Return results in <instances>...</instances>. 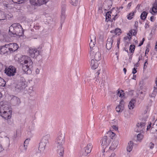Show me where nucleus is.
<instances>
[{
    "mask_svg": "<svg viewBox=\"0 0 157 157\" xmlns=\"http://www.w3.org/2000/svg\"><path fill=\"white\" fill-rule=\"evenodd\" d=\"M115 156H116L115 153H113L111 154L110 156L109 157H115Z\"/></svg>",
    "mask_w": 157,
    "mask_h": 157,
    "instance_id": "obj_52",
    "label": "nucleus"
},
{
    "mask_svg": "<svg viewBox=\"0 0 157 157\" xmlns=\"http://www.w3.org/2000/svg\"><path fill=\"white\" fill-rule=\"evenodd\" d=\"M119 144V142L117 140L114 141L112 142L111 146L110 147V149L112 150H115Z\"/></svg>",
    "mask_w": 157,
    "mask_h": 157,
    "instance_id": "obj_22",
    "label": "nucleus"
},
{
    "mask_svg": "<svg viewBox=\"0 0 157 157\" xmlns=\"http://www.w3.org/2000/svg\"><path fill=\"white\" fill-rule=\"evenodd\" d=\"M152 11L154 13L157 12V1L155 0L153 4Z\"/></svg>",
    "mask_w": 157,
    "mask_h": 157,
    "instance_id": "obj_27",
    "label": "nucleus"
},
{
    "mask_svg": "<svg viewBox=\"0 0 157 157\" xmlns=\"http://www.w3.org/2000/svg\"><path fill=\"white\" fill-rule=\"evenodd\" d=\"M117 95L121 98H122L124 96V93L123 91L122 90H119L117 92Z\"/></svg>",
    "mask_w": 157,
    "mask_h": 157,
    "instance_id": "obj_33",
    "label": "nucleus"
},
{
    "mask_svg": "<svg viewBox=\"0 0 157 157\" xmlns=\"http://www.w3.org/2000/svg\"><path fill=\"white\" fill-rule=\"evenodd\" d=\"M78 0H71V3L74 6H76Z\"/></svg>",
    "mask_w": 157,
    "mask_h": 157,
    "instance_id": "obj_40",
    "label": "nucleus"
},
{
    "mask_svg": "<svg viewBox=\"0 0 157 157\" xmlns=\"http://www.w3.org/2000/svg\"><path fill=\"white\" fill-rule=\"evenodd\" d=\"M25 0H12V2L15 3L21 4L25 2Z\"/></svg>",
    "mask_w": 157,
    "mask_h": 157,
    "instance_id": "obj_36",
    "label": "nucleus"
},
{
    "mask_svg": "<svg viewBox=\"0 0 157 157\" xmlns=\"http://www.w3.org/2000/svg\"><path fill=\"white\" fill-rule=\"evenodd\" d=\"M113 36L109 37L107 40V42L106 44V48L107 50H110L112 46L113 43Z\"/></svg>",
    "mask_w": 157,
    "mask_h": 157,
    "instance_id": "obj_16",
    "label": "nucleus"
},
{
    "mask_svg": "<svg viewBox=\"0 0 157 157\" xmlns=\"http://www.w3.org/2000/svg\"><path fill=\"white\" fill-rule=\"evenodd\" d=\"M149 51L148 48H147L146 50V51H145V56L146 55V54L148 53Z\"/></svg>",
    "mask_w": 157,
    "mask_h": 157,
    "instance_id": "obj_59",
    "label": "nucleus"
},
{
    "mask_svg": "<svg viewBox=\"0 0 157 157\" xmlns=\"http://www.w3.org/2000/svg\"><path fill=\"white\" fill-rule=\"evenodd\" d=\"M36 74H38L39 73V70L38 69H36Z\"/></svg>",
    "mask_w": 157,
    "mask_h": 157,
    "instance_id": "obj_62",
    "label": "nucleus"
},
{
    "mask_svg": "<svg viewBox=\"0 0 157 157\" xmlns=\"http://www.w3.org/2000/svg\"><path fill=\"white\" fill-rule=\"evenodd\" d=\"M112 2L111 0H107L104 4V8L105 10H108L111 8L112 5Z\"/></svg>",
    "mask_w": 157,
    "mask_h": 157,
    "instance_id": "obj_18",
    "label": "nucleus"
},
{
    "mask_svg": "<svg viewBox=\"0 0 157 157\" xmlns=\"http://www.w3.org/2000/svg\"><path fill=\"white\" fill-rule=\"evenodd\" d=\"M124 101L122 99L120 102L119 105L116 107V111L118 112H121L124 109Z\"/></svg>",
    "mask_w": 157,
    "mask_h": 157,
    "instance_id": "obj_17",
    "label": "nucleus"
},
{
    "mask_svg": "<svg viewBox=\"0 0 157 157\" xmlns=\"http://www.w3.org/2000/svg\"><path fill=\"white\" fill-rule=\"evenodd\" d=\"M121 30L120 29L118 28H117L115 30V33L116 35H119V33H121Z\"/></svg>",
    "mask_w": 157,
    "mask_h": 157,
    "instance_id": "obj_42",
    "label": "nucleus"
},
{
    "mask_svg": "<svg viewBox=\"0 0 157 157\" xmlns=\"http://www.w3.org/2000/svg\"><path fill=\"white\" fill-rule=\"evenodd\" d=\"M50 135L47 134L43 136L39 144V149L40 151H44L47 145L49 144V140L50 139Z\"/></svg>",
    "mask_w": 157,
    "mask_h": 157,
    "instance_id": "obj_5",
    "label": "nucleus"
},
{
    "mask_svg": "<svg viewBox=\"0 0 157 157\" xmlns=\"http://www.w3.org/2000/svg\"><path fill=\"white\" fill-rule=\"evenodd\" d=\"M157 93V86H155L154 87V89L150 95L151 97L152 98H154L156 95Z\"/></svg>",
    "mask_w": 157,
    "mask_h": 157,
    "instance_id": "obj_28",
    "label": "nucleus"
},
{
    "mask_svg": "<svg viewBox=\"0 0 157 157\" xmlns=\"http://www.w3.org/2000/svg\"><path fill=\"white\" fill-rule=\"evenodd\" d=\"M140 4H138L137 6L136 7V9L137 10H139L140 7Z\"/></svg>",
    "mask_w": 157,
    "mask_h": 157,
    "instance_id": "obj_55",
    "label": "nucleus"
},
{
    "mask_svg": "<svg viewBox=\"0 0 157 157\" xmlns=\"http://www.w3.org/2000/svg\"><path fill=\"white\" fill-rule=\"evenodd\" d=\"M135 46L134 45H131L129 47V51L131 53H133L135 49Z\"/></svg>",
    "mask_w": 157,
    "mask_h": 157,
    "instance_id": "obj_35",
    "label": "nucleus"
},
{
    "mask_svg": "<svg viewBox=\"0 0 157 157\" xmlns=\"http://www.w3.org/2000/svg\"><path fill=\"white\" fill-rule=\"evenodd\" d=\"M24 83L26 84L27 86V82H26L25 79H22V81L21 82L19 83V84H18L19 86L20 87L22 85H24Z\"/></svg>",
    "mask_w": 157,
    "mask_h": 157,
    "instance_id": "obj_38",
    "label": "nucleus"
},
{
    "mask_svg": "<svg viewBox=\"0 0 157 157\" xmlns=\"http://www.w3.org/2000/svg\"><path fill=\"white\" fill-rule=\"evenodd\" d=\"M154 144L152 143H150L149 145V148L151 149H152L154 147Z\"/></svg>",
    "mask_w": 157,
    "mask_h": 157,
    "instance_id": "obj_44",
    "label": "nucleus"
},
{
    "mask_svg": "<svg viewBox=\"0 0 157 157\" xmlns=\"http://www.w3.org/2000/svg\"><path fill=\"white\" fill-rule=\"evenodd\" d=\"M40 26L36 24L34 26V28L36 30H38L40 28Z\"/></svg>",
    "mask_w": 157,
    "mask_h": 157,
    "instance_id": "obj_46",
    "label": "nucleus"
},
{
    "mask_svg": "<svg viewBox=\"0 0 157 157\" xmlns=\"http://www.w3.org/2000/svg\"><path fill=\"white\" fill-rule=\"evenodd\" d=\"M8 34L11 36L16 35L21 36L24 35V31L20 24L15 23L12 24L10 27Z\"/></svg>",
    "mask_w": 157,
    "mask_h": 157,
    "instance_id": "obj_3",
    "label": "nucleus"
},
{
    "mask_svg": "<svg viewBox=\"0 0 157 157\" xmlns=\"http://www.w3.org/2000/svg\"><path fill=\"white\" fill-rule=\"evenodd\" d=\"M6 46L9 48L10 52H13L16 51L18 48V45L16 43H10Z\"/></svg>",
    "mask_w": 157,
    "mask_h": 157,
    "instance_id": "obj_14",
    "label": "nucleus"
},
{
    "mask_svg": "<svg viewBox=\"0 0 157 157\" xmlns=\"http://www.w3.org/2000/svg\"><path fill=\"white\" fill-rule=\"evenodd\" d=\"M113 11V10L112 9L111 10V11H108L106 13V17H105V20L106 21H111V14H112V12ZM112 16H114V17L112 19H111V21H113V20L115 21L116 19V17L117 16V13H116L115 15H114V14H113Z\"/></svg>",
    "mask_w": 157,
    "mask_h": 157,
    "instance_id": "obj_11",
    "label": "nucleus"
},
{
    "mask_svg": "<svg viewBox=\"0 0 157 157\" xmlns=\"http://www.w3.org/2000/svg\"><path fill=\"white\" fill-rule=\"evenodd\" d=\"M0 41L1 42H4L6 41L5 36L1 33H0Z\"/></svg>",
    "mask_w": 157,
    "mask_h": 157,
    "instance_id": "obj_34",
    "label": "nucleus"
},
{
    "mask_svg": "<svg viewBox=\"0 0 157 157\" xmlns=\"http://www.w3.org/2000/svg\"><path fill=\"white\" fill-rule=\"evenodd\" d=\"M27 86L26 84L24 83V85H22V86L20 87L17 84L15 83H13L11 84V90L13 91H19L21 89H23L26 87Z\"/></svg>",
    "mask_w": 157,
    "mask_h": 157,
    "instance_id": "obj_9",
    "label": "nucleus"
},
{
    "mask_svg": "<svg viewBox=\"0 0 157 157\" xmlns=\"http://www.w3.org/2000/svg\"><path fill=\"white\" fill-rule=\"evenodd\" d=\"M148 63H147V60L146 59L145 60V62L144 66V68H146L147 67V66L146 65V64H148Z\"/></svg>",
    "mask_w": 157,
    "mask_h": 157,
    "instance_id": "obj_50",
    "label": "nucleus"
},
{
    "mask_svg": "<svg viewBox=\"0 0 157 157\" xmlns=\"http://www.w3.org/2000/svg\"><path fill=\"white\" fill-rule=\"evenodd\" d=\"M149 27V25L148 23H146L145 25V28L146 29H147Z\"/></svg>",
    "mask_w": 157,
    "mask_h": 157,
    "instance_id": "obj_61",
    "label": "nucleus"
},
{
    "mask_svg": "<svg viewBox=\"0 0 157 157\" xmlns=\"http://www.w3.org/2000/svg\"><path fill=\"white\" fill-rule=\"evenodd\" d=\"M154 17L153 16L150 17V20L151 21H154Z\"/></svg>",
    "mask_w": 157,
    "mask_h": 157,
    "instance_id": "obj_54",
    "label": "nucleus"
},
{
    "mask_svg": "<svg viewBox=\"0 0 157 157\" xmlns=\"http://www.w3.org/2000/svg\"><path fill=\"white\" fill-rule=\"evenodd\" d=\"M139 64V61H138L137 63H136V64H135V65H134L135 67H138L139 66L138 65Z\"/></svg>",
    "mask_w": 157,
    "mask_h": 157,
    "instance_id": "obj_60",
    "label": "nucleus"
},
{
    "mask_svg": "<svg viewBox=\"0 0 157 157\" xmlns=\"http://www.w3.org/2000/svg\"><path fill=\"white\" fill-rule=\"evenodd\" d=\"M5 73L8 76H14L16 73V68L13 66H10L6 67L5 70Z\"/></svg>",
    "mask_w": 157,
    "mask_h": 157,
    "instance_id": "obj_8",
    "label": "nucleus"
},
{
    "mask_svg": "<svg viewBox=\"0 0 157 157\" xmlns=\"http://www.w3.org/2000/svg\"><path fill=\"white\" fill-rule=\"evenodd\" d=\"M143 136L144 135L142 133H140L138 134L137 136V140L138 141H140L143 139Z\"/></svg>",
    "mask_w": 157,
    "mask_h": 157,
    "instance_id": "obj_32",
    "label": "nucleus"
},
{
    "mask_svg": "<svg viewBox=\"0 0 157 157\" xmlns=\"http://www.w3.org/2000/svg\"><path fill=\"white\" fill-rule=\"evenodd\" d=\"M147 15V13L146 11H143L140 15V18L142 20H144L146 18Z\"/></svg>",
    "mask_w": 157,
    "mask_h": 157,
    "instance_id": "obj_31",
    "label": "nucleus"
},
{
    "mask_svg": "<svg viewBox=\"0 0 157 157\" xmlns=\"http://www.w3.org/2000/svg\"><path fill=\"white\" fill-rule=\"evenodd\" d=\"M92 147L93 145L91 143L88 144L84 148V152L83 153V155L84 156L87 155L91 152Z\"/></svg>",
    "mask_w": 157,
    "mask_h": 157,
    "instance_id": "obj_12",
    "label": "nucleus"
},
{
    "mask_svg": "<svg viewBox=\"0 0 157 157\" xmlns=\"http://www.w3.org/2000/svg\"><path fill=\"white\" fill-rule=\"evenodd\" d=\"M132 5V3L130 2L128 3V5H127V8L128 9H129L130 7Z\"/></svg>",
    "mask_w": 157,
    "mask_h": 157,
    "instance_id": "obj_53",
    "label": "nucleus"
},
{
    "mask_svg": "<svg viewBox=\"0 0 157 157\" xmlns=\"http://www.w3.org/2000/svg\"><path fill=\"white\" fill-rule=\"evenodd\" d=\"M96 37L94 34L91 35L90 36V42L89 44L90 50H92L94 47H96L94 45L96 44Z\"/></svg>",
    "mask_w": 157,
    "mask_h": 157,
    "instance_id": "obj_13",
    "label": "nucleus"
},
{
    "mask_svg": "<svg viewBox=\"0 0 157 157\" xmlns=\"http://www.w3.org/2000/svg\"><path fill=\"white\" fill-rule=\"evenodd\" d=\"M133 147V143L130 141L128 143V145L127 147V150L128 151L130 152L132 150Z\"/></svg>",
    "mask_w": 157,
    "mask_h": 157,
    "instance_id": "obj_26",
    "label": "nucleus"
},
{
    "mask_svg": "<svg viewBox=\"0 0 157 157\" xmlns=\"http://www.w3.org/2000/svg\"><path fill=\"white\" fill-rule=\"evenodd\" d=\"M132 39V37L131 36H125L124 38V40L125 41L127 40L128 39L129 40H130Z\"/></svg>",
    "mask_w": 157,
    "mask_h": 157,
    "instance_id": "obj_49",
    "label": "nucleus"
},
{
    "mask_svg": "<svg viewBox=\"0 0 157 157\" xmlns=\"http://www.w3.org/2000/svg\"><path fill=\"white\" fill-rule=\"evenodd\" d=\"M137 31L135 29H131L129 31V33L127 34V35L129 36H131L133 35V36H136L137 34Z\"/></svg>",
    "mask_w": 157,
    "mask_h": 157,
    "instance_id": "obj_29",
    "label": "nucleus"
},
{
    "mask_svg": "<svg viewBox=\"0 0 157 157\" xmlns=\"http://www.w3.org/2000/svg\"><path fill=\"white\" fill-rule=\"evenodd\" d=\"M136 68L134 67L132 70V73L134 74L136 73L137 72Z\"/></svg>",
    "mask_w": 157,
    "mask_h": 157,
    "instance_id": "obj_51",
    "label": "nucleus"
},
{
    "mask_svg": "<svg viewBox=\"0 0 157 157\" xmlns=\"http://www.w3.org/2000/svg\"><path fill=\"white\" fill-rule=\"evenodd\" d=\"M90 56L92 58H94L97 61H99L101 59V56L99 52V49L97 47H94L90 52Z\"/></svg>",
    "mask_w": 157,
    "mask_h": 157,
    "instance_id": "obj_6",
    "label": "nucleus"
},
{
    "mask_svg": "<svg viewBox=\"0 0 157 157\" xmlns=\"http://www.w3.org/2000/svg\"><path fill=\"white\" fill-rule=\"evenodd\" d=\"M135 11L133 13H131L129 14L127 16V19L128 20H131L133 17V16L134 15Z\"/></svg>",
    "mask_w": 157,
    "mask_h": 157,
    "instance_id": "obj_37",
    "label": "nucleus"
},
{
    "mask_svg": "<svg viewBox=\"0 0 157 157\" xmlns=\"http://www.w3.org/2000/svg\"><path fill=\"white\" fill-rule=\"evenodd\" d=\"M30 140V139H26L24 141V144H25L28 145V144H29Z\"/></svg>",
    "mask_w": 157,
    "mask_h": 157,
    "instance_id": "obj_47",
    "label": "nucleus"
},
{
    "mask_svg": "<svg viewBox=\"0 0 157 157\" xmlns=\"http://www.w3.org/2000/svg\"><path fill=\"white\" fill-rule=\"evenodd\" d=\"M145 123H138L137 124V129L136 132H139L143 131L145 127Z\"/></svg>",
    "mask_w": 157,
    "mask_h": 157,
    "instance_id": "obj_19",
    "label": "nucleus"
},
{
    "mask_svg": "<svg viewBox=\"0 0 157 157\" xmlns=\"http://www.w3.org/2000/svg\"><path fill=\"white\" fill-rule=\"evenodd\" d=\"M155 125L156 126H157V119L155 121L154 123L153 124V125Z\"/></svg>",
    "mask_w": 157,
    "mask_h": 157,
    "instance_id": "obj_64",
    "label": "nucleus"
},
{
    "mask_svg": "<svg viewBox=\"0 0 157 157\" xmlns=\"http://www.w3.org/2000/svg\"><path fill=\"white\" fill-rule=\"evenodd\" d=\"M151 123H150L149 124V125L147 127V130H148L151 128Z\"/></svg>",
    "mask_w": 157,
    "mask_h": 157,
    "instance_id": "obj_57",
    "label": "nucleus"
},
{
    "mask_svg": "<svg viewBox=\"0 0 157 157\" xmlns=\"http://www.w3.org/2000/svg\"><path fill=\"white\" fill-rule=\"evenodd\" d=\"M65 136L63 134L59 133L55 141V144L57 153L59 157H63L64 154V144L65 142Z\"/></svg>",
    "mask_w": 157,
    "mask_h": 157,
    "instance_id": "obj_1",
    "label": "nucleus"
},
{
    "mask_svg": "<svg viewBox=\"0 0 157 157\" xmlns=\"http://www.w3.org/2000/svg\"><path fill=\"white\" fill-rule=\"evenodd\" d=\"M12 111L6 102L0 103V115L5 119L8 120L11 117Z\"/></svg>",
    "mask_w": 157,
    "mask_h": 157,
    "instance_id": "obj_2",
    "label": "nucleus"
},
{
    "mask_svg": "<svg viewBox=\"0 0 157 157\" xmlns=\"http://www.w3.org/2000/svg\"><path fill=\"white\" fill-rule=\"evenodd\" d=\"M136 102V100L134 99H132L129 102L128 105V107L130 109H132L134 108Z\"/></svg>",
    "mask_w": 157,
    "mask_h": 157,
    "instance_id": "obj_25",
    "label": "nucleus"
},
{
    "mask_svg": "<svg viewBox=\"0 0 157 157\" xmlns=\"http://www.w3.org/2000/svg\"><path fill=\"white\" fill-rule=\"evenodd\" d=\"M109 133L110 135V137L111 139H113L115 135V133L111 131H109Z\"/></svg>",
    "mask_w": 157,
    "mask_h": 157,
    "instance_id": "obj_41",
    "label": "nucleus"
},
{
    "mask_svg": "<svg viewBox=\"0 0 157 157\" xmlns=\"http://www.w3.org/2000/svg\"><path fill=\"white\" fill-rule=\"evenodd\" d=\"M20 131L19 130H16V135L17 136V135L18 134H19V132Z\"/></svg>",
    "mask_w": 157,
    "mask_h": 157,
    "instance_id": "obj_63",
    "label": "nucleus"
},
{
    "mask_svg": "<svg viewBox=\"0 0 157 157\" xmlns=\"http://www.w3.org/2000/svg\"><path fill=\"white\" fill-rule=\"evenodd\" d=\"M139 96L140 99H143L144 97L145 94L142 92H141L140 94L138 95Z\"/></svg>",
    "mask_w": 157,
    "mask_h": 157,
    "instance_id": "obj_43",
    "label": "nucleus"
},
{
    "mask_svg": "<svg viewBox=\"0 0 157 157\" xmlns=\"http://www.w3.org/2000/svg\"><path fill=\"white\" fill-rule=\"evenodd\" d=\"M142 55H140L139 56V59H139L138 61H139L141 60L142 59Z\"/></svg>",
    "mask_w": 157,
    "mask_h": 157,
    "instance_id": "obj_58",
    "label": "nucleus"
},
{
    "mask_svg": "<svg viewBox=\"0 0 157 157\" xmlns=\"http://www.w3.org/2000/svg\"><path fill=\"white\" fill-rule=\"evenodd\" d=\"M11 101L15 105H19L21 103L20 99L15 96H13Z\"/></svg>",
    "mask_w": 157,
    "mask_h": 157,
    "instance_id": "obj_20",
    "label": "nucleus"
},
{
    "mask_svg": "<svg viewBox=\"0 0 157 157\" xmlns=\"http://www.w3.org/2000/svg\"><path fill=\"white\" fill-rule=\"evenodd\" d=\"M6 18V16L4 12L0 10V20H4Z\"/></svg>",
    "mask_w": 157,
    "mask_h": 157,
    "instance_id": "obj_30",
    "label": "nucleus"
},
{
    "mask_svg": "<svg viewBox=\"0 0 157 157\" xmlns=\"http://www.w3.org/2000/svg\"><path fill=\"white\" fill-rule=\"evenodd\" d=\"M49 0H30L31 4L34 6H40L46 4Z\"/></svg>",
    "mask_w": 157,
    "mask_h": 157,
    "instance_id": "obj_10",
    "label": "nucleus"
},
{
    "mask_svg": "<svg viewBox=\"0 0 157 157\" xmlns=\"http://www.w3.org/2000/svg\"><path fill=\"white\" fill-rule=\"evenodd\" d=\"M6 84V81L4 79H0V86H4Z\"/></svg>",
    "mask_w": 157,
    "mask_h": 157,
    "instance_id": "obj_39",
    "label": "nucleus"
},
{
    "mask_svg": "<svg viewBox=\"0 0 157 157\" xmlns=\"http://www.w3.org/2000/svg\"><path fill=\"white\" fill-rule=\"evenodd\" d=\"M7 45L5 44L4 45L1 46L0 48L1 52L3 54L7 53L9 51V48L7 47L8 46H6Z\"/></svg>",
    "mask_w": 157,
    "mask_h": 157,
    "instance_id": "obj_23",
    "label": "nucleus"
},
{
    "mask_svg": "<svg viewBox=\"0 0 157 157\" xmlns=\"http://www.w3.org/2000/svg\"><path fill=\"white\" fill-rule=\"evenodd\" d=\"M65 5H62V6L61 13V22H63L65 18Z\"/></svg>",
    "mask_w": 157,
    "mask_h": 157,
    "instance_id": "obj_21",
    "label": "nucleus"
},
{
    "mask_svg": "<svg viewBox=\"0 0 157 157\" xmlns=\"http://www.w3.org/2000/svg\"><path fill=\"white\" fill-rule=\"evenodd\" d=\"M98 66V64L97 62H95L93 59H92L91 61L90 66L91 68L94 70L97 68Z\"/></svg>",
    "mask_w": 157,
    "mask_h": 157,
    "instance_id": "obj_24",
    "label": "nucleus"
},
{
    "mask_svg": "<svg viewBox=\"0 0 157 157\" xmlns=\"http://www.w3.org/2000/svg\"><path fill=\"white\" fill-rule=\"evenodd\" d=\"M27 145L25 144H24V146L23 148V151H25L27 150Z\"/></svg>",
    "mask_w": 157,
    "mask_h": 157,
    "instance_id": "obj_45",
    "label": "nucleus"
},
{
    "mask_svg": "<svg viewBox=\"0 0 157 157\" xmlns=\"http://www.w3.org/2000/svg\"><path fill=\"white\" fill-rule=\"evenodd\" d=\"M41 48L42 47L40 46L37 48H30L29 52L30 56L33 58H36L40 55Z\"/></svg>",
    "mask_w": 157,
    "mask_h": 157,
    "instance_id": "obj_7",
    "label": "nucleus"
},
{
    "mask_svg": "<svg viewBox=\"0 0 157 157\" xmlns=\"http://www.w3.org/2000/svg\"><path fill=\"white\" fill-rule=\"evenodd\" d=\"M101 145L104 146V147L107 146L110 143L109 140L107 138L106 136H104L101 140Z\"/></svg>",
    "mask_w": 157,
    "mask_h": 157,
    "instance_id": "obj_15",
    "label": "nucleus"
},
{
    "mask_svg": "<svg viewBox=\"0 0 157 157\" xmlns=\"http://www.w3.org/2000/svg\"><path fill=\"white\" fill-rule=\"evenodd\" d=\"M112 128L115 131L118 130V127L116 125H113L112 126Z\"/></svg>",
    "mask_w": 157,
    "mask_h": 157,
    "instance_id": "obj_48",
    "label": "nucleus"
},
{
    "mask_svg": "<svg viewBox=\"0 0 157 157\" xmlns=\"http://www.w3.org/2000/svg\"><path fill=\"white\" fill-rule=\"evenodd\" d=\"M3 150V149L1 144H0V152L2 151Z\"/></svg>",
    "mask_w": 157,
    "mask_h": 157,
    "instance_id": "obj_56",
    "label": "nucleus"
},
{
    "mask_svg": "<svg viewBox=\"0 0 157 157\" xmlns=\"http://www.w3.org/2000/svg\"><path fill=\"white\" fill-rule=\"evenodd\" d=\"M22 59L21 63L22 65L23 71L27 74L30 73L31 72L30 69L32 67L33 62L30 57L27 56H23Z\"/></svg>",
    "mask_w": 157,
    "mask_h": 157,
    "instance_id": "obj_4",
    "label": "nucleus"
}]
</instances>
